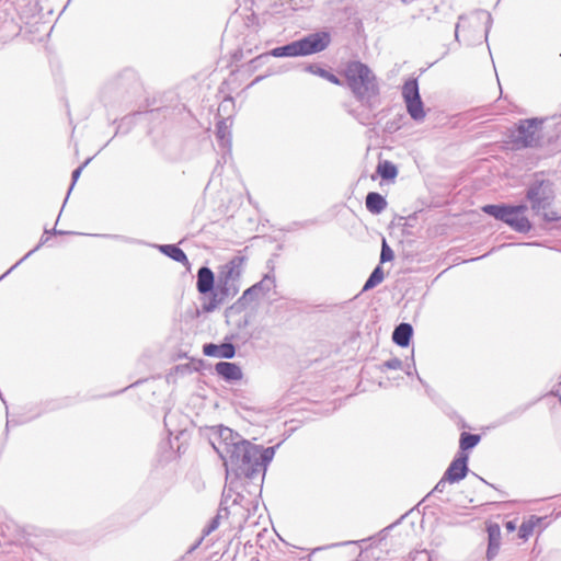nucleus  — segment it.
Masks as SVG:
<instances>
[{"label": "nucleus", "mask_w": 561, "mask_h": 561, "mask_svg": "<svg viewBox=\"0 0 561 561\" xmlns=\"http://www.w3.org/2000/svg\"><path fill=\"white\" fill-rule=\"evenodd\" d=\"M377 172L385 180L394 179L398 174L397 167L390 161H383L379 163L377 167Z\"/></svg>", "instance_id": "obj_25"}, {"label": "nucleus", "mask_w": 561, "mask_h": 561, "mask_svg": "<svg viewBox=\"0 0 561 561\" xmlns=\"http://www.w3.org/2000/svg\"><path fill=\"white\" fill-rule=\"evenodd\" d=\"M527 205L491 204L482 207V211L510 226L514 231L527 233L531 222L526 216Z\"/></svg>", "instance_id": "obj_5"}, {"label": "nucleus", "mask_w": 561, "mask_h": 561, "mask_svg": "<svg viewBox=\"0 0 561 561\" xmlns=\"http://www.w3.org/2000/svg\"><path fill=\"white\" fill-rule=\"evenodd\" d=\"M344 75L351 91L363 105L373 110L379 104L377 78L367 65L351 61L346 65Z\"/></svg>", "instance_id": "obj_2"}, {"label": "nucleus", "mask_w": 561, "mask_h": 561, "mask_svg": "<svg viewBox=\"0 0 561 561\" xmlns=\"http://www.w3.org/2000/svg\"><path fill=\"white\" fill-rule=\"evenodd\" d=\"M405 374H407L408 376H413V375H415V376L417 377L419 381H420L421 383H423V385H424L423 379L419 376V374H417V371H416L415 362H414V352H412V355H411V364H408V366H407V370H405Z\"/></svg>", "instance_id": "obj_31"}, {"label": "nucleus", "mask_w": 561, "mask_h": 561, "mask_svg": "<svg viewBox=\"0 0 561 561\" xmlns=\"http://www.w3.org/2000/svg\"><path fill=\"white\" fill-rule=\"evenodd\" d=\"M159 250L163 254L169 256L170 259L174 260L175 262L182 263L185 266H190V261H188L186 254L178 245H175V244H164V245H160Z\"/></svg>", "instance_id": "obj_19"}, {"label": "nucleus", "mask_w": 561, "mask_h": 561, "mask_svg": "<svg viewBox=\"0 0 561 561\" xmlns=\"http://www.w3.org/2000/svg\"><path fill=\"white\" fill-rule=\"evenodd\" d=\"M271 55L274 57H298L299 48L297 41H294L287 45L276 47L272 49Z\"/></svg>", "instance_id": "obj_23"}, {"label": "nucleus", "mask_w": 561, "mask_h": 561, "mask_svg": "<svg viewBox=\"0 0 561 561\" xmlns=\"http://www.w3.org/2000/svg\"><path fill=\"white\" fill-rule=\"evenodd\" d=\"M239 284L217 277L213 295L210 296L209 301L203 306V310L206 312L214 311L219 305H222L226 300L233 298L239 293Z\"/></svg>", "instance_id": "obj_8"}, {"label": "nucleus", "mask_w": 561, "mask_h": 561, "mask_svg": "<svg viewBox=\"0 0 561 561\" xmlns=\"http://www.w3.org/2000/svg\"><path fill=\"white\" fill-rule=\"evenodd\" d=\"M297 43L300 56H308L325 50L331 43V36L328 32H316L297 39Z\"/></svg>", "instance_id": "obj_9"}, {"label": "nucleus", "mask_w": 561, "mask_h": 561, "mask_svg": "<svg viewBox=\"0 0 561 561\" xmlns=\"http://www.w3.org/2000/svg\"><path fill=\"white\" fill-rule=\"evenodd\" d=\"M542 119L528 118L519 121L516 129L511 133V142L515 149L534 147L539 141V128Z\"/></svg>", "instance_id": "obj_6"}, {"label": "nucleus", "mask_w": 561, "mask_h": 561, "mask_svg": "<svg viewBox=\"0 0 561 561\" xmlns=\"http://www.w3.org/2000/svg\"><path fill=\"white\" fill-rule=\"evenodd\" d=\"M261 295H265L274 287V278L266 275L262 280L253 285Z\"/></svg>", "instance_id": "obj_27"}, {"label": "nucleus", "mask_w": 561, "mask_h": 561, "mask_svg": "<svg viewBox=\"0 0 561 561\" xmlns=\"http://www.w3.org/2000/svg\"><path fill=\"white\" fill-rule=\"evenodd\" d=\"M527 199L535 215L541 216L547 222L561 219V214L552 209L556 198L553 184L548 180H536L527 190Z\"/></svg>", "instance_id": "obj_3"}, {"label": "nucleus", "mask_w": 561, "mask_h": 561, "mask_svg": "<svg viewBox=\"0 0 561 561\" xmlns=\"http://www.w3.org/2000/svg\"><path fill=\"white\" fill-rule=\"evenodd\" d=\"M220 507L230 527L241 530L257 505L253 499L247 497L239 492L232 493V490L228 489L222 493Z\"/></svg>", "instance_id": "obj_4"}, {"label": "nucleus", "mask_w": 561, "mask_h": 561, "mask_svg": "<svg viewBox=\"0 0 561 561\" xmlns=\"http://www.w3.org/2000/svg\"><path fill=\"white\" fill-rule=\"evenodd\" d=\"M225 518V514L221 510V507H219L218 510V513L217 515L210 520V523L204 528L203 530V537L196 542L194 543L187 551V553H192L202 542L203 538L207 535H209L210 533L215 531L219 525H220V520Z\"/></svg>", "instance_id": "obj_22"}, {"label": "nucleus", "mask_w": 561, "mask_h": 561, "mask_svg": "<svg viewBox=\"0 0 561 561\" xmlns=\"http://www.w3.org/2000/svg\"><path fill=\"white\" fill-rule=\"evenodd\" d=\"M480 439H481L480 435L462 432L460 435V442H459V447L462 450L461 453L477 446L479 444Z\"/></svg>", "instance_id": "obj_24"}, {"label": "nucleus", "mask_w": 561, "mask_h": 561, "mask_svg": "<svg viewBox=\"0 0 561 561\" xmlns=\"http://www.w3.org/2000/svg\"><path fill=\"white\" fill-rule=\"evenodd\" d=\"M203 353L209 357L217 358H232L236 354V347L232 343H222V344H205L203 347Z\"/></svg>", "instance_id": "obj_13"}, {"label": "nucleus", "mask_w": 561, "mask_h": 561, "mask_svg": "<svg viewBox=\"0 0 561 561\" xmlns=\"http://www.w3.org/2000/svg\"><path fill=\"white\" fill-rule=\"evenodd\" d=\"M382 368H387V369H401L402 368V360L397 358V357L390 358V359L386 360L382 364Z\"/></svg>", "instance_id": "obj_32"}, {"label": "nucleus", "mask_w": 561, "mask_h": 561, "mask_svg": "<svg viewBox=\"0 0 561 561\" xmlns=\"http://www.w3.org/2000/svg\"><path fill=\"white\" fill-rule=\"evenodd\" d=\"M260 296H261V293H259V291L256 290V287L251 286L250 288H248V289L243 293L242 298H243L244 300H253V299L259 298Z\"/></svg>", "instance_id": "obj_33"}, {"label": "nucleus", "mask_w": 561, "mask_h": 561, "mask_svg": "<svg viewBox=\"0 0 561 561\" xmlns=\"http://www.w3.org/2000/svg\"><path fill=\"white\" fill-rule=\"evenodd\" d=\"M506 528H507L508 530H514V529H515V524H514L513 522H507V523H506Z\"/></svg>", "instance_id": "obj_37"}, {"label": "nucleus", "mask_w": 561, "mask_h": 561, "mask_svg": "<svg viewBox=\"0 0 561 561\" xmlns=\"http://www.w3.org/2000/svg\"><path fill=\"white\" fill-rule=\"evenodd\" d=\"M468 455L460 453L448 466L444 476L449 483H457L461 481L468 472Z\"/></svg>", "instance_id": "obj_10"}, {"label": "nucleus", "mask_w": 561, "mask_h": 561, "mask_svg": "<svg viewBox=\"0 0 561 561\" xmlns=\"http://www.w3.org/2000/svg\"><path fill=\"white\" fill-rule=\"evenodd\" d=\"M413 329L410 323H400L392 333V340L397 345L407 347L410 344Z\"/></svg>", "instance_id": "obj_17"}, {"label": "nucleus", "mask_w": 561, "mask_h": 561, "mask_svg": "<svg viewBox=\"0 0 561 561\" xmlns=\"http://www.w3.org/2000/svg\"><path fill=\"white\" fill-rule=\"evenodd\" d=\"M215 276L213 271L207 267L203 266L197 271V282H196V288L199 294H208L210 293V296L213 295V290L215 289Z\"/></svg>", "instance_id": "obj_12"}, {"label": "nucleus", "mask_w": 561, "mask_h": 561, "mask_svg": "<svg viewBox=\"0 0 561 561\" xmlns=\"http://www.w3.org/2000/svg\"><path fill=\"white\" fill-rule=\"evenodd\" d=\"M365 203L367 210L374 215H379L387 208L386 198L377 192L368 193Z\"/></svg>", "instance_id": "obj_18"}, {"label": "nucleus", "mask_w": 561, "mask_h": 561, "mask_svg": "<svg viewBox=\"0 0 561 561\" xmlns=\"http://www.w3.org/2000/svg\"><path fill=\"white\" fill-rule=\"evenodd\" d=\"M486 22L490 24L492 22V16L490 13H486Z\"/></svg>", "instance_id": "obj_38"}, {"label": "nucleus", "mask_w": 561, "mask_h": 561, "mask_svg": "<svg viewBox=\"0 0 561 561\" xmlns=\"http://www.w3.org/2000/svg\"><path fill=\"white\" fill-rule=\"evenodd\" d=\"M12 422H13V421L8 420V421H7V427H9V425H10Z\"/></svg>", "instance_id": "obj_40"}, {"label": "nucleus", "mask_w": 561, "mask_h": 561, "mask_svg": "<svg viewBox=\"0 0 561 561\" xmlns=\"http://www.w3.org/2000/svg\"><path fill=\"white\" fill-rule=\"evenodd\" d=\"M216 137L220 146L229 153L231 148V122L228 123V119H220L216 124Z\"/></svg>", "instance_id": "obj_16"}, {"label": "nucleus", "mask_w": 561, "mask_h": 561, "mask_svg": "<svg viewBox=\"0 0 561 561\" xmlns=\"http://www.w3.org/2000/svg\"><path fill=\"white\" fill-rule=\"evenodd\" d=\"M216 435L217 440H211V445L224 461L227 480L231 474L263 480L266 467L275 455V447L254 445L226 426H219Z\"/></svg>", "instance_id": "obj_1"}, {"label": "nucleus", "mask_w": 561, "mask_h": 561, "mask_svg": "<svg viewBox=\"0 0 561 561\" xmlns=\"http://www.w3.org/2000/svg\"><path fill=\"white\" fill-rule=\"evenodd\" d=\"M447 483H449V480H446V477L443 476V478L436 483V485L432 490V493H435V492L442 493V492H444Z\"/></svg>", "instance_id": "obj_35"}, {"label": "nucleus", "mask_w": 561, "mask_h": 561, "mask_svg": "<svg viewBox=\"0 0 561 561\" xmlns=\"http://www.w3.org/2000/svg\"><path fill=\"white\" fill-rule=\"evenodd\" d=\"M542 518L535 515L530 516L527 520H524L518 529V537L527 540L534 533L536 526L541 523Z\"/></svg>", "instance_id": "obj_20"}, {"label": "nucleus", "mask_w": 561, "mask_h": 561, "mask_svg": "<svg viewBox=\"0 0 561 561\" xmlns=\"http://www.w3.org/2000/svg\"><path fill=\"white\" fill-rule=\"evenodd\" d=\"M458 27H459V25L457 24V25H456V31H455V36H456V38L458 37Z\"/></svg>", "instance_id": "obj_39"}, {"label": "nucleus", "mask_w": 561, "mask_h": 561, "mask_svg": "<svg viewBox=\"0 0 561 561\" xmlns=\"http://www.w3.org/2000/svg\"><path fill=\"white\" fill-rule=\"evenodd\" d=\"M243 263L244 257L234 256L232 260L220 267L218 278L238 284L242 273Z\"/></svg>", "instance_id": "obj_11"}, {"label": "nucleus", "mask_w": 561, "mask_h": 561, "mask_svg": "<svg viewBox=\"0 0 561 561\" xmlns=\"http://www.w3.org/2000/svg\"><path fill=\"white\" fill-rule=\"evenodd\" d=\"M324 79L328 80L331 83H334V84H340L341 83L340 79L334 73H332L330 71H327V75L324 76Z\"/></svg>", "instance_id": "obj_36"}, {"label": "nucleus", "mask_w": 561, "mask_h": 561, "mask_svg": "<svg viewBox=\"0 0 561 561\" xmlns=\"http://www.w3.org/2000/svg\"><path fill=\"white\" fill-rule=\"evenodd\" d=\"M91 161V158L87 159L80 167H78L76 170H73L72 172V175H71V185L69 187V191H68V194H70L71 190L73 188L76 182L78 181L82 170L89 164V162ZM69 196V195H67ZM68 197H66L65 199V203L67 202Z\"/></svg>", "instance_id": "obj_29"}, {"label": "nucleus", "mask_w": 561, "mask_h": 561, "mask_svg": "<svg viewBox=\"0 0 561 561\" xmlns=\"http://www.w3.org/2000/svg\"><path fill=\"white\" fill-rule=\"evenodd\" d=\"M488 530V550H486V559L489 561L493 560L499 553L501 546V528L497 524H490L486 528Z\"/></svg>", "instance_id": "obj_15"}, {"label": "nucleus", "mask_w": 561, "mask_h": 561, "mask_svg": "<svg viewBox=\"0 0 561 561\" xmlns=\"http://www.w3.org/2000/svg\"><path fill=\"white\" fill-rule=\"evenodd\" d=\"M385 278L383 271L380 266L375 267L368 279L366 280L363 291H367L379 285Z\"/></svg>", "instance_id": "obj_26"}, {"label": "nucleus", "mask_w": 561, "mask_h": 561, "mask_svg": "<svg viewBox=\"0 0 561 561\" xmlns=\"http://www.w3.org/2000/svg\"><path fill=\"white\" fill-rule=\"evenodd\" d=\"M402 96L407 105L409 115L416 122L423 121L425 112L423 102L419 92V83L416 79H409L402 87Z\"/></svg>", "instance_id": "obj_7"}, {"label": "nucleus", "mask_w": 561, "mask_h": 561, "mask_svg": "<svg viewBox=\"0 0 561 561\" xmlns=\"http://www.w3.org/2000/svg\"><path fill=\"white\" fill-rule=\"evenodd\" d=\"M393 256H394V254H393L392 249L388 245V243L383 239L382 245H381V253H380V263L389 262V261L393 260Z\"/></svg>", "instance_id": "obj_28"}, {"label": "nucleus", "mask_w": 561, "mask_h": 561, "mask_svg": "<svg viewBox=\"0 0 561 561\" xmlns=\"http://www.w3.org/2000/svg\"><path fill=\"white\" fill-rule=\"evenodd\" d=\"M355 118L363 125H370L373 124V118L369 114H356L355 112L352 113Z\"/></svg>", "instance_id": "obj_34"}, {"label": "nucleus", "mask_w": 561, "mask_h": 561, "mask_svg": "<svg viewBox=\"0 0 561 561\" xmlns=\"http://www.w3.org/2000/svg\"><path fill=\"white\" fill-rule=\"evenodd\" d=\"M304 69H305V71H307L311 75H314V76H319L323 79L328 71L327 69L322 68L318 64H309Z\"/></svg>", "instance_id": "obj_30"}, {"label": "nucleus", "mask_w": 561, "mask_h": 561, "mask_svg": "<svg viewBox=\"0 0 561 561\" xmlns=\"http://www.w3.org/2000/svg\"><path fill=\"white\" fill-rule=\"evenodd\" d=\"M215 370L226 381H238L243 376L241 368L237 364L229 362L217 363Z\"/></svg>", "instance_id": "obj_14"}, {"label": "nucleus", "mask_w": 561, "mask_h": 561, "mask_svg": "<svg viewBox=\"0 0 561 561\" xmlns=\"http://www.w3.org/2000/svg\"><path fill=\"white\" fill-rule=\"evenodd\" d=\"M49 233H55V234H64L66 233L65 231H61V230H57V229H53V230H48V229H45L44 231V234L42 236L41 238V241L34 248L32 249L31 251H28L19 262H16L9 271H7L2 276H0V280L5 277L12 270H14L20 263H22L24 260H26L28 256H31L35 251H37L43 244H45L47 241H48V234Z\"/></svg>", "instance_id": "obj_21"}]
</instances>
